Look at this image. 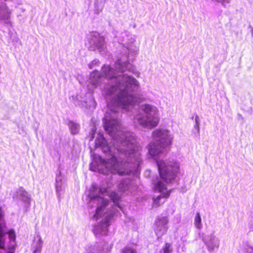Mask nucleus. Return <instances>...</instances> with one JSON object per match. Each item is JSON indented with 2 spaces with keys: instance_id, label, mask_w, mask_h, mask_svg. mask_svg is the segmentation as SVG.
I'll list each match as a JSON object with an SVG mask.
<instances>
[{
  "instance_id": "f257e3e1",
  "label": "nucleus",
  "mask_w": 253,
  "mask_h": 253,
  "mask_svg": "<svg viewBox=\"0 0 253 253\" xmlns=\"http://www.w3.org/2000/svg\"><path fill=\"white\" fill-rule=\"evenodd\" d=\"M110 89L107 88L105 92L108 103V110L103 123L105 131L113 139L112 145L109 146L103 135L98 134L95 139V146L101 147L103 152L108 153V158L106 161L99 156L94 157L90 169L101 172L99 167L101 166L113 173L126 175L132 173L134 176H137L139 167L142 163L141 147L136 143L134 133L126 131L120 121V110L129 111L131 108H125L124 100L119 98L112 100Z\"/></svg>"
},
{
  "instance_id": "f03ea898",
  "label": "nucleus",
  "mask_w": 253,
  "mask_h": 253,
  "mask_svg": "<svg viewBox=\"0 0 253 253\" xmlns=\"http://www.w3.org/2000/svg\"><path fill=\"white\" fill-rule=\"evenodd\" d=\"M123 63L122 59H120L115 62L114 68L109 65H104L102 67L103 75L98 71L94 70L90 74L89 82L96 86L105 79L108 81L107 84L104 87L103 94L107 103L108 101L105 92L107 88H111V97L112 100H118V98L124 100L125 108H132L134 104L142 101V98L136 94L139 90L140 84L135 78L124 74V72L128 71L135 75H138L139 73L131 64L125 62L124 66Z\"/></svg>"
},
{
  "instance_id": "7ed1b4c3",
  "label": "nucleus",
  "mask_w": 253,
  "mask_h": 253,
  "mask_svg": "<svg viewBox=\"0 0 253 253\" xmlns=\"http://www.w3.org/2000/svg\"><path fill=\"white\" fill-rule=\"evenodd\" d=\"M88 196L90 205L96 203L97 205L93 218L97 220L102 217L101 221L95 225L94 234L96 236L106 235L113 216L118 215V209L123 211L120 204L121 197L116 192L109 193L106 188L100 187L95 184L92 185Z\"/></svg>"
},
{
  "instance_id": "20e7f679",
  "label": "nucleus",
  "mask_w": 253,
  "mask_h": 253,
  "mask_svg": "<svg viewBox=\"0 0 253 253\" xmlns=\"http://www.w3.org/2000/svg\"><path fill=\"white\" fill-rule=\"evenodd\" d=\"M160 178L153 181L154 189L161 193V195L154 199L153 205L155 207L159 206L160 200L163 198L169 196L170 190H168L166 184L170 183L174 180L179 171V165L174 161H163L155 158Z\"/></svg>"
},
{
  "instance_id": "39448f33",
  "label": "nucleus",
  "mask_w": 253,
  "mask_h": 253,
  "mask_svg": "<svg viewBox=\"0 0 253 253\" xmlns=\"http://www.w3.org/2000/svg\"><path fill=\"white\" fill-rule=\"evenodd\" d=\"M152 137L154 141L148 146L149 154L152 157L165 155L172 142V137L169 131L164 128L157 129L152 132Z\"/></svg>"
},
{
  "instance_id": "423d86ee",
  "label": "nucleus",
  "mask_w": 253,
  "mask_h": 253,
  "mask_svg": "<svg viewBox=\"0 0 253 253\" xmlns=\"http://www.w3.org/2000/svg\"><path fill=\"white\" fill-rule=\"evenodd\" d=\"M144 113H138L134 118V123L143 128L149 129L156 126L159 122L158 110L155 106L145 104L141 105Z\"/></svg>"
},
{
  "instance_id": "0eeeda50",
  "label": "nucleus",
  "mask_w": 253,
  "mask_h": 253,
  "mask_svg": "<svg viewBox=\"0 0 253 253\" xmlns=\"http://www.w3.org/2000/svg\"><path fill=\"white\" fill-rule=\"evenodd\" d=\"M118 42L119 43L122 44L124 47L123 54L125 56H123L119 59H122L123 63V65L125 66V63H130L126 60H133L135 56L137 55L139 51V47L135 44V40L130 35L127 31H124L117 36Z\"/></svg>"
},
{
  "instance_id": "6e6552de",
  "label": "nucleus",
  "mask_w": 253,
  "mask_h": 253,
  "mask_svg": "<svg viewBox=\"0 0 253 253\" xmlns=\"http://www.w3.org/2000/svg\"><path fill=\"white\" fill-rule=\"evenodd\" d=\"M5 224L3 219V213L0 207V249H5V235H8V242L7 244V253H15L17 246L16 242L15 232L11 229L8 232L5 230Z\"/></svg>"
},
{
  "instance_id": "1a4fd4ad",
  "label": "nucleus",
  "mask_w": 253,
  "mask_h": 253,
  "mask_svg": "<svg viewBox=\"0 0 253 253\" xmlns=\"http://www.w3.org/2000/svg\"><path fill=\"white\" fill-rule=\"evenodd\" d=\"M86 45L89 50H97L101 54L106 49L104 38L96 32H92L87 36Z\"/></svg>"
},
{
  "instance_id": "9d476101",
  "label": "nucleus",
  "mask_w": 253,
  "mask_h": 253,
  "mask_svg": "<svg viewBox=\"0 0 253 253\" xmlns=\"http://www.w3.org/2000/svg\"><path fill=\"white\" fill-rule=\"evenodd\" d=\"M118 187L120 191L125 193L126 194H133L138 188L136 180L127 178L121 181Z\"/></svg>"
},
{
  "instance_id": "9b49d317",
  "label": "nucleus",
  "mask_w": 253,
  "mask_h": 253,
  "mask_svg": "<svg viewBox=\"0 0 253 253\" xmlns=\"http://www.w3.org/2000/svg\"><path fill=\"white\" fill-rule=\"evenodd\" d=\"M203 241L210 253L214 252L219 247L220 240L213 233L203 237Z\"/></svg>"
},
{
  "instance_id": "f8f14e48",
  "label": "nucleus",
  "mask_w": 253,
  "mask_h": 253,
  "mask_svg": "<svg viewBox=\"0 0 253 253\" xmlns=\"http://www.w3.org/2000/svg\"><path fill=\"white\" fill-rule=\"evenodd\" d=\"M168 219L167 216H158L155 221V232L158 238L161 237L167 231Z\"/></svg>"
},
{
  "instance_id": "ddd939ff",
  "label": "nucleus",
  "mask_w": 253,
  "mask_h": 253,
  "mask_svg": "<svg viewBox=\"0 0 253 253\" xmlns=\"http://www.w3.org/2000/svg\"><path fill=\"white\" fill-rule=\"evenodd\" d=\"M6 1L7 0H4ZM11 10L4 2H0V21L7 24H10Z\"/></svg>"
},
{
  "instance_id": "4468645a",
  "label": "nucleus",
  "mask_w": 253,
  "mask_h": 253,
  "mask_svg": "<svg viewBox=\"0 0 253 253\" xmlns=\"http://www.w3.org/2000/svg\"><path fill=\"white\" fill-rule=\"evenodd\" d=\"M13 198H18L22 201L29 203L30 201V198L28 193L24 189V188L20 187L16 192L13 196Z\"/></svg>"
},
{
  "instance_id": "2eb2a0df",
  "label": "nucleus",
  "mask_w": 253,
  "mask_h": 253,
  "mask_svg": "<svg viewBox=\"0 0 253 253\" xmlns=\"http://www.w3.org/2000/svg\"><path fill=\"white\" fill-rule=\"evenodd\" d=\"M62 176L61 175L60 171H59V173L56 174L55 183L56 193L58 197H59L61 195V192L62 190Z\"/></svg>"
},
{
  "instance_id": "dca6fc26",
  "label": "nucleus",
  "mask_w": 253,
  "mask_h": 253,
  "mask_svg": "<svg viewBox=\"0 0 253 253\" xmlns=\"http://www.w3.org/2000/svg\"><path fill=\"white\" fill-rule=\"evenodd\" d=\"M107 0H94V12L96 14L100 13L103 10L104 4Z\"/></svg>"
},
{
  "instance_id": "f3484780",
  "label": "nucleus",
  "mask_w": 253,
  "mask_h": 253,
  "mask_svg": "<svg viewBox=\"0 0 253 253\" xmlns=\"http://www.w3.org/2000/svg\"><path fill=\"white\" fill-rule=\"evenodd\" d=\"M68 126L72 134H76L79 132L80 130L79 124L72 121H70L69 122Z\"/></svg>"
},
{
  "instance_id": "a211bd4d",
  "label": "nucleus",
  "mask_w": 253,
  "mask_h": 253,
  "mask_svg": "<svg viewBox=\"0 0 253 253\" xmlns=\"http://www.w3.org/2000/svg\"><path fill=\"white\" fill-rule=\"evenodd\" d=\"M42 247V242L41 238H39L35 241L33 245V253H41Z\"/></svg>"
},
{
  "instance_id": "6ab92c4d",
  "label": "nucleus",
  "mask_w": 253,
  "mask_h": 253,
  "mask_svg": "<svg viewBox=\"0 0 253 253\" xmlns=\"http://www.w3.org/2000/svg\"><path fill=\"white\" fill-rule=\"evenodd\" d=\"M194 224L196 227L198 229H200L202 228L201 218L199 212H197L196 213V215L194 219Z\"/></svg>"
},
{
  "instance_id": "aec40b11",
  "label": "nucleus",
  "mask_w": 253,
  "mask_h": 253,
  "mask_svg": "<svg viewBox=\"0 0 253 253\" xmlns=\"http://www.w3.org/2000/svg\"><path fill=\"white\" fill-rule=\"evenodd\" d=\"M87 253H103V250L100 247L94 246L89 249Z\"/></svg>"
},
{
  "instance_id": "412c9836",
  "label": "nucleus",
  "mask_w": 253,
  "mask_h": 253,
  "mask_svg": "<svg viewBox=\"0 0 253 253\" xmlns=\"http://www.w3.org/2000/svg\"><path fill=\"white\" fill-rule=\"evenodd\" d=\"M172 250V245L168 243H166L162 249L164 253H171Z\"/></svg>"
},
{
  "instance_id": "4be33fe9",
  "label": "nucleus",
  "mask_w": 253,
  "mask_h": 253,
  "mask_svg": "<svg viewBox=\"0 0 253 253\" xmlns=\"http://www.w3.org/2000/svg\"><path fill=\"white\" fill-rule=\"evenodd\" d=\"M121 253H137V252L133 248L129 246H126L122 249Z\"/></svg>"
},
{
  "instance_id": "5701e85b",
  "label": "nucleus",
  "mask_w": 253,
  "mask_h": 253,
  "mask_svg": "<svg viewBox=\"0 0 253 253\" xmlns=\"http://www.w3.org/2000/svg\"><path fill=\"white\" fill-rule=\"evenodd\" d=\"M243 252L244 253H253V247L247 244L244 245Z\"/></svg>"
},
{
  "instance_id": "b1692460",
  "label": "nucleus",
  "mask_w": 253,
  "mask_h": 253,
  "mask_svg": "<svg viewBox=\"0 0 253 253\" xmlns=\"http://www.w3.org/2000/svg\"><path fill=\"white\" fill-rule=\"evenodd\" d=\"M212 1L214 2L220 3L221 5L225 7L227 4L230 3L231 0H211Z\"/></svg>"
},
{
  "instance_id": "393cba45",
  "label": "nucleus",
  "mask_w": 253,
  "mask_h": 253,
  "mask_svg": "<svg viewBox=\"0 0 253 253\" xmlns=\"http://www.w3.org/2000/svg\"><path fill=\"white\" fill-rule=\"evenodd\" d=\"M99 61L97 59H95L93 60L91 62L89 63L88 67L90 69H92L95 66H99Z\"/></svg>"
},
{
  "instance_id": "a878e982",
  "label": "nucleus",
  "mask_w": 253,
  "mask_h": 253,
  "mask_svg": "<svg viewBox=\"0 0 253 253\" xmlns=\"http://www.w3.org/2000/svg\"><path fill=\"white\" fill-rule=\"evenodd\" d=\"M79 105L81 106L82 107H87L88 104H87L86 101H83L81 102V104H79Z\"/></svg>"
},
{
  "instance_id": "bb28decb",
  "label": "nucleus",
  "mask_w": 253,
  "mask_h": 253,
  "mask_svg": "<svg viewBox=\"0 0 253 253\" xmlns=\"http://www.w3.org/2000/svg\"><path fill=\"white\" fill-rule=\"evenodd\" d=\"M195 121V124L200 125V118L198 115H196Z\"/></svg>"
},
{
  "instance_id": "cd10ccee",
  "label": "nucleus",
  "mask_w": 253,
  "mask_h": 253,
  "mask_svg": "<svg viewBox=\"0 0 253 253\" xmlns=\"http://www.w3.org/2000/svg\"><path fill=\"white\" fill-rule=\"evenodd\" d=\"M95 131H96V128L95 127H93L91 129V140H92L93 139V138L94 137V134L95 133Z\"/></svg>"
},
{
  "instance_id": "c85d7f7f",
  "label": "nucleus",
  "mask_w": 253,
  "mask_h": 253,
  "mask_svg": "<svg viewBox=\"0 0 253 253\" xmlns=\"http://www.w3.org/2000/svg\"><path fill=\"white\" fill-rule=\"evenodd\" d=\"M194 128L197 130L198 133H199L200 131V125L199 124H195L194 125Z\"/></svg>"
},
{
  "instance_id": "c756f323",
  "label": "nucleus",
  "mask_w": 253,
  "mask_h": 253,
  "mask_svg": "<svg viewBox=\"0 0 253 253\" xmlns=\"http://www.w3.org/2000/svg\"><path fill=\"white\" fill-rule=\"evenodd\" d=\"M94 101L93 100V99L91 98H90L89 99V105H88L89 107H90V105H94Z\"/></svg>"
},
{
  "instance_id": "7c9ffc66",
  "label": "nucleus",
  "mask_w": 253,
  "mask_h": 253,
  "mask_svg": "<svg viewBox=\"0 0 253 253\" xmlns=\"http://www.w3.org/2000/svg\"><path fill=\"white\" fill-rule=\"evenodd\" d=\"M249 225L250 228L253 230V218L250 221Z\"/></svg>"
},
{
  "instance_id": "2f4dec72",
  "label": "nucleus",
  "mask_w": 253,
  "mask_h": 253,
  "mask_svg": "<svg viewBox=\"0 0 253 253\" xmlns=\"http://www.w3.org/2000/svg\"><path fill=\"white\" fill-rule=\"evenodd\" d=\"M251 34H252V37H253V28H252Z\"/></svg>"
}]
</instances>
